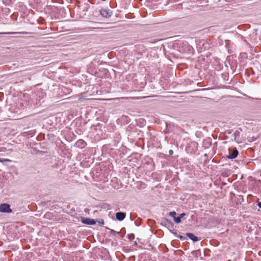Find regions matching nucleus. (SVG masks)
I'll return each mask as SVG.
<instances>
[{"instance_id":"1","label":"nucleus","mask_w":261,"mask_h":261,"mask_svg":"<svg viewBox=\"0 0 261 261\" xmlns=\"http://www.w3.org/2000/svg\"><path fill=\"white\" fill-rule=\"evenodd\" d=\"M0 212L2 213H12V210L10 208V206L9 204L3 203L0 204Z\"/></svg>"},{"instance_id":"2","label":"nucleus","mask_w":261,"mask_h":261,"mask_svg":"<svg viewBox=\"0 0 261 261\" xmlns=\"http://www.w3.org/2000/svg\"><path fill=\"white\" fill-rule=\"evenodd\" d=\"M229 154L227 155V158L229 159H233L238 155V151L236 148L230 149L228 150Z\"/></svg>"},{"instance_id":"3","label":"nucleus","mask_w":261,"mask_h":261,"mask_svg":"<svg viewBox=\"0 0 261 261\" xmlns=\"http://www.w3.org/2000/svg\"><path fill=\"white\" fill-rule=\"evenodd\" d=\"M83 223L87 225H95L96 222L94 219H91L89 218H83L82 220Z\"/></svg>"},{"instance_id":"4","label":"nucleus","mask_w":261,"mask_h":261,"mask_svg":"<svg viewBox=\"0 0 261 261\" xmlns=\"http://www.w3.org/2000/svg\"><path fill=\"white\" fill-rule=\"evenodd\" d=\"M100 13V14L104 17L108 18L111 16V14L109 11L105 9H101Z\"/></svg>"},{"instance_id":"5","label":"nucleus","mask_w":261,"mask_h":261,"mask_svg":"<svg viewBox=\"0 0 261 261\" xmlns=\"http://www.w3.org/2000/svg\"><path fill=\"white\" fill-rule=\"evenodd\" d=\"M126 217V214L123 212H118L116 214V219L119 221H122Z\"/></svg>"},{"instance_id":"6","label":"nucleus","mask_w":261,"mask_h":261,"mask_svg":"<svg viewBox=\"0 0 261 261\" xmlns=\"http://www.w3.org/2000/svg\"><path fill=\"white\" fill-rule=\"evenodd\" d=\"M187 236L192 240H193L194 242H196L198 241V238L196 236H195L194 234H193L192 233H188L187 234Z\"/></svg>"},{"instance_id":"7","label":"nucleus","mask_w":261,"mask_h":261,"mask_svg":"<svg viewBox=\"0 0 261 261\" xmlns=\"http://www.w3.org/2000/svg\"><path fill=\"white\" fill-rule=\"evenodd\" d=\"M174 221L176 223H179L181 222V218L179 217H175L174 218Z\"/></svg>"},{"instance_id":"8","label":"nucleus","mask_w":261,"mask_h":261,"mask_svg":"<svg viewBox=\"0 0 261 261\" xmlns=\"http://www.w3.org/2000/svg\"><path fill=\"white\" fill-rule=\"evenodd\" d=\"M5 34H27V33H20V32H12V33H4Z\"/></svg>"},{"instance_id":"9","label":"nucleus","mask_w":261,"mask_h":261,"mask_svg":"<svg viewBox=\"0 0 261 261\" xmlns=\"http://www.w3.org/2000/svg\"><path fill=\"white\" fill-rule=\"evenodd\" d=\"M169 215L174 218V217H175L176 213L175 212H171L169 213Z\"/></svg>"},{"instance_id":"10","label":"nucleus","mask_w":261,"mask_h":261,"mask_svg":"<svg viewBox=\"0 0 261 261\" xmlns=\"http://www.w3.org/2000/svg\"><path fill=\"white\" fill-rule=\"evenodd\" d=\"M77 143H80L83 146H84L85 145V142L82 140L78 141Z\"/></svg>"},{"instance_id":"11","label":"nucleus","mask_w":261,"mask_h":261,"mask_svg":"<svg viewBox=\"0 0 261 261\" xmlns=\"http://www.w3.org/2000/svg\"><path fill=\"white\" fill-rule=\"evenodd\" d=\"M98 223L99 224H104V222H103V220L102 219H100L99 221H98Z\"/></svg>"},{"instance_id":"12","label":"nucleus","mask_w":261,"mask_h":261,"mask_svg":"<svg viewBox=\"0 0 261 261\" xmlns=\"http://www.w3.org/2000/svg\"><path fill=\"white\" fill-rule=\"evenodd\" d=\"M185 215H186V214H185V213H181V214H180V215H179V217L180 218H182L184 216H185Z\"/></svg>"},{"instance_id":"13","label":"nucleus","mask_w":261,"mask_h":261,"mask_svg":"<svg viewBox=\"0 0 261 261\" xmlns=\"http://www.w3.org/2000/svg\"><path fill=\"white\" fill-rule=\"evenodd\" d=\"M145 97H136L135 99H141V98H145Z\"/></svg>"},{"instance_id":"14","label":"nucleus","mask_w":261,"mask_h":261,"mask_svg":"<svg viewBox=\"0 0 261 261\" xmlns=\"http://www.w3.org/2000/svg\"><path fill=\"white\" fill-rule=\"evenodd\" d=\"M258 206L259 208H261V202H259L258 203Z\"/></svg>"},{"instance_id":"15","label":"nucleus","mask_w":261,"mask_h":261,"mask_svg":"<svg viewBox=\"0 0 261 261\" xmlns=\"http://www.w3.org/2000/svg\"><path fill=\"white\" fill-rule=\"evenodd\" d=\"M111 232L112 233H115V231L113 230V229H111Z\"/></svg>"},{"instance_id":"16","label":"nucleus","mask_w":261,"mask_h":261,"mask_svg":"<svg viewBox=\"0 0 261 261\" xmlns=\"http://www.w3.org/2000/svg\"><path fill=\"white\" fill-rule=\"evenodd\" d=\"M173 151H172V150H169V153H170V154H173Z\"/></svg>"},{"instance_id":"17","label":"nucleus","mask_w":261,"mask_h":261,"mask_svg":"<svg viewBox=\"0 0 261 261\" xmlns=\"http://www.w3.org/2000/svg\"><path fill=\"white\" fill-rule=\"evenodd\" d=\"M128 236H129V239H130V237H133V238H134V234H130V235H128Z\"/></svg>"},{"instance_id":"18","label":"nucleus","mask_w":261,"mask_h":261,"mask_svg":"<svg viewBox=\"0 0 261 261\" xmlns=\"http://www.w3.org/2000/svg\"><path fill=\"white\" fill-rule=\"evenodd\" d=\"M0 162H3V161L2 159H0Z\"/></svg>"}]
</instances>
